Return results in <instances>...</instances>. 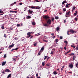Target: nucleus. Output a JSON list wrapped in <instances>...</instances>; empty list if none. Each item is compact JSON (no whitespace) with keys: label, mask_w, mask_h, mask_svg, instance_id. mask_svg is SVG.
I'll list each match as a JSON object with an SVG mask.
<instances>
[{"label":"nucleus","mask_w":78,"mask_h":78,"mask_svg":"<svg viewBox=\"0 0 78 78\" xmlns=\"http://www.w3.org/2000/svg\"><path fill=\"white\" fill-rule=\"evenodd\" d=\"M33 10H31V9H29L28 11V13L29 14H31L33 13Z\"/></svg>","instance_id":"obj_1"},{"label":"nucleus","mask_w":78,"mask_h":78,"mask_svg":"<svg viewBox=\"0 0 78 78\" xmlns=\"http://www.w3.org/2000/svg\"><path fill=\"white\" fill-rule=\"evenodd\" d=\"M51 20L50 19H48V21L47 22V23L48 25H50L51 24Z\"/></svg>","instance_id":"obj_2"},{"label":"nucleus","mask_w":78,"mask_h":78,"mask_svg":"<svg viewBox=\"0 0 78 78\" xmlns=\"http://www.w3.org/2000/svg\"><path fill=\"white\" fill-rule=\"evenodd\" d=\"M13 46H14V44H12L11 45H9V49H11V48L13 47Z\"/></svg>","instance_id":"obj_3"},{"label":"nucleus","mask_w":78,"mask_h":78,"mask_svg":"<svg viewBox=\"0 0 78 78\" xmlns=\"http://www.w3.org/2000/svg\"><path fill=\"white\" fill-rule=\"evenodd\" d=\"M31 32H28L27 34V35L28 37H30L31 36Z\"/></svg>","instance_id":"obj_4"},{"label":"nucleus","mask_w":78,"mask_h":78,"mask_svg":"<svg viewBox=\"0 0 78 78\" xmlns=\"http://www.w3.org/2000/svg\"><path fill=\"white\" fill-rule=\"evenodd\" d=\"M6 61L3 62L2 63V66H5V65L6 64Z\"/></svg>","instance_id":"obj_5"},{"label":"nucleus","mask_w":78,"mask_h":78,"mask_svg":"<svg viewBox=\"0 0 78 78\" xmlns=\"http://www.w3.org/2000/svg\"><path fill=\"white\" fill-rule=\"evenodd\" d=\"M31 16H29V15L28 16L26 17L27 19H31Z\"/></svg>","instance_id":"obj_6"},{"label":"nucleus","mask_w":78,"mask_h":78,"mask_svg":"<svg viewBox=\"0 0 78 78\" xmlns=\"http://www.w3.org/2000/svg\"><path fill=\"white\" fill-rule=\"evenodd\" d=\"M70 12H68L66 13V15H67V16H69V15H70Z\"/></svg>","instance_id":"obj_7"},{"label":"nucleus","mask_w":78,"mask_h":78,"mask_svg":"<svg viewBox=\"0 0 78 78\" xmlns=\"http://www.w3.org/2000/svg\"><path fill=\"white\" fill-rule=\"evenodd\" d=\"M70 32L72 33H75V31L72 30H70Z\"/></svg>","instance_id":"obj_8"},{"label":"nucleus","mask_w":78,"mask_h":78,"mask_svg":"<svg viewBox=\"0 0 78 78\" xmlns=\"http://www.w3.org/2000/svg\"><path fill=\"white\" fill-rule=\"evenodd\" d=\"M69 67H70V68H71V69H72V68H73V65H72V64H70L69 65Z\"/></svg>","instance_id":"obj_9"},{"label":"nucleus","mask_w":78,"mask_h":78,"mask_svg":"<svg viewBox=\"0 0 78 78\" xmlns=\"http://www.w3.org/2000/svg\"><path fill=\"white\" fill-rule=\"evenodd\" d=\"M32 24L33 25H36V23L34 22H32Z\"/></svg>","instance_id":"obj_10"},{"label":"nucleus","mask_w":78,"mask_h":78,"mask_svg":"<svg viewBox=\"0 0 78 78\" xmlns=\"http://www.w3.org/2000/svg\"><path fill=\"white\" fill-rule=\"evenodd\" d=\"M44 19H47L48 18V17L47 16H44Z\"/></svg>","instance_id":"obj_11"},{"label":"nucleus","mask_w":78,"mask_h":78,"mask_svg":"<svg viewBox=\"0 0 78 78\" xmlns=\"http://www.w3.org/2000/svg\"><path fill=\"white\" fill-rule=\"evenodd\" d=\"M77 13H78V12L77 11H76V12L74 13V16H76L77 15Z\"/></svg>","instance_id":"obj_12"},{"label":"nucleus","mask_w":78,"mask_h":78,"mask_svg":"<svg viewBox=\"0 0 78 78\" xmlns=\"http://www.w3.org/2000/svg\"><path fill=\"white\" fill-rule=\"evenodd\" d=\"M53 73L54 75H57V74H58V73L56 72V71H54Z\"/></svg>","instance_id":"obj_13"},{"label":"nucleus","mask_w":78,"mask_h":78,"mask_svg":"<svg viewBox=\"0 0 78 78\" xmlns=\"http://www.w3.org/2000/svg\"><path fill=\"white\" fill-rule=\"evenodd\" d=\"M5 71L6 72H10V70H9V69H6L5 70Z\"/></svg>","instance_id":"obj_14"},{"label":"nucleus","mask_w":78,"mask_h":78,"mask_svg":"<svg viewBox=\"0 0 78 78\" xmlns=\"http://www.w3.org/2000/svg\"><path fill=\"white\" fill-rule=\"evenodd\" d=\"M11 74H9L8 76L7 77V78H10V77H11Z\"/></svg>","instance_id":"obj_15"},{"label":"nucleus","mask_w":78,"mask_h":78,"mask_svg":"<svg viewBox=\"0 0 78 78\" xmlns=\"http://www.w3.org/2000/svg\"><path fill=\"white\" fill-rule=\"evenodd\" d=\"M1 28L2 30H4V29H5V27H4V26L3 25H2V26Z\"/></svg>","instance_id":"obj_16"},{"label":"nucleus","mask_w":78,"mask_h":78,"mask_svg":"<svg viewBox=\"0 0 78 78\" xmlns=\"http://www.w3.org/2000/svg\"><path fill=\"white\" fill-rule=\"evenodd\" d=\"M41 51H40V52L38 53L37 54V56H39V55H41Z\"/></svg>","instance_id":"obj_17"},{"label":"nucleus","mask_w":78,"mask_h":78,"mask_svg":"<svg viewBox=\"0 0 78 78\" xmlns=\"http://www.w3.org/2000/svg\"><path fill=\"white\" fill-rule=\"evenodd\" d=\"M45 62H44L42 63V66H45Z\"/></svg>","instance_id":"obj_18"},{"label":"nucleus","mask_w":78,"mask_h":78,"mask_svg":"<svg viewBox=\"0 0 78 78\" xmlns=\"http://www.w3.org/2000/svg\"><path fill=\"white\" fill-rule=\"evenodd\" d=\"M36 7H35V6H32L30 8H31V9H34V8H35Z\"/></svg>","instance_id":"obj_19"},{"label":"nucleus","mask_w":78,"mask_h":78,"mask_svg":"<svg viewBox=\"0 0 78 78\" xmlns=\"http://www.w3.org/2000/svg\"><path fill=\"white\" fill-rule=\"evenodd\" d=\"M48 57V56H44V60H45L47 58V57Z\"/></svg>","instance_id":"obj_20"},{"label":"nucleus","mask_w":78,"mask_h":78,"mask_svg":"<svg viewBox=\"0 0 78 78\" xmlns=\"http://www.w3.org/2000/svg\"><path fill=\"white\" fill-rule=\"evenodd\" d=\"M4 58H6V54H5L4 55Z\"/></svg>","instance_id":"obj_21"},{"label":"nucleus","mask_w":78,"mask_h":78,"mask_svg":"<svg viewBox=\"0 0 78 78\" xmlns=\"http://www.w3.org/2000/svg\"><path fill=\"white\" fill-rule=\"evenodd\" d=\"M40 7L39 6H37L36 7H35V9H40Z\"/></svg>","instance_id":"obj_22"},{"label":"nucleus","mask_w":78,"mask_h":78,"mask_svg":"<svg viewBox=\"0 0 78 78\" xmlns=\"http://www.w3.org/2000/svg\"><path fill=\"white\" fill-rule=\"evenodd\" d=\"M75 58H76V56H73V60H75Z\"/></svg>","instance_id":"obj_23"},{"label":"nucleus","mask_w":78,"mask_h":78,"mask_svg":"<svg viewBox=\"0 0 78 78\" xmlns=\"http://www.w3.org/2000/svg\"><path fill=\"white\" fill-rule=\"evenodd\" d=\"M64 42L65 43H66V45H67V44L68 43V42H67V41H65Z\"/></svg>","instance_id":"obj_24"},{"label":"nucleus","mask_w":78,"mask_h":78,"mask_svg":"<svg viewBox=\"0 0 78 78\" xmlns=\"http://www.w3.org/2000/svg\"><path fill=\"white\" fill-rule=\"evenodd\" d=\"M44 50V48L43 47L41 48V51H43Z\"/></svg>","instance_id":"obj_25"},{"label":"nucleus","mask_w":78,"mask_h":78,"mask_svg":"<svg viewBox=\"0 0 78 78\" xmlns=\"http://www.w3.org/2000/svg\"><path fill=\"white\" fill-rule=\"evenodd\" d=\"M55 42L56 43H57V42H58V39H56L55 40Z\"/></svg>","instance_id":"obj_26"},{"label":"nucleus","mask_w":78,"mask_h":78,"mask_svg":"<svg viewBox=\"0 0 78 78\" xmlns=\"http://www.w3.org/2000/svg\"><path fill=\"white\" fill-rule=\"evenodd\" d=\"M43 41H44V42H48V41L45 40H43Z\"/></svg>","instance_id":"obj_27"},{"label":"nucleus","mask_w":78,"mask_h":78,"mask_svg":"<svg viewBox=\"0 0 78 78\" xmlns=\"http://www.w3.org/2000/svg\"><path fill=\"white\" fill-rule=\"evenodd\" d=\"M55 19H59V17L58 16H55Z\"/></svg>","instance_id":"obj_28"},{"label":"nucleus","mask_w":78,"mask_h":78,"mask_svg":"<svg viewBox=\"0 0 78 78\" xmlns=\"http://www.w3.org/2000/svg\"><path fill=\"white\" fill-rule=\"evenodd\" d=\"M57 31H58L59 30V27H57L56 28Z\"/></svg>","instance_id":"obj_29"},{"label":"nucleus","mask_w":78,"mask_h":78,"mask_svg":"<svg viewBox=\"0 0 78 78\" xmlns=\"http://www.w3.org/2000/svg\"><path fill=\"white\" fill-rule=\"evenodd\" d=\"M76 8V7L75 6L73 7V9L74 10V9H75Z\"/></svg>","instance_id":"obj_30"},{"label":"nucleus","mask_w":78,"mask_h":78,"mask_svg":"<svg viewBox=\"0 0 78 78\" xmlns=\"http://www.w3.org/2000/svg\"><path fill=\"white\" fill-rule=\"evenodd\" d=\"M44 26H47V24L46 23L43 24Z\"/></svg>","instance_id":"obj_31"},{"label":"nucleus","mask_w":78,"mask_h":78,"mask_svg":"<svg viewBox=\"0 0 78 78\" xmlns=\"http://www.w3.org/2000/svg\"><path fill=\"white\" fill-rule=\"evenodd\" d=\"M66 3V2L63 1L62 3V4H64V3Z\"/></svg>","instance_id":"obj_32"},{"label":"nucleus","mask_w":78,"mask_h":78,"mask_svg":"<svg viewBox=\"0 0 78 78\" xmlns=\"http://www.w3.org/2000/svg\"><path fill=\"white\" fill-rule=\"evenodd\" d=\"M17 27H20V24H17L16 25Z\"/></svg>","instance_id":"obj_33"},{"label":"nucleus","mask_w":78,"mask_h":78,"mask_svg":"<svg viewBox=\"0 0 78 78\" xmlns=\"http://www.w3.org/2000/svg\"><path fill=\"white\" fill-rule=\"evenodd\" d=\"M63 11H66V8H63Z\"/></svg>","instance_id":"obj_34"},{"label":"nucleus","mask_w":78,"mask_h":78,"mask_svg":"<svg viewBox=\"0 0 78 78\" xmlns=\"http://www.w3.org/2000/svg\"><path fill=\"white\" fill-rule=\"evenodd\" d=\"M44 39H47V37H46V36H45L44 37Z\"/></svg>","instance_id":"obj_35"},{"label":"nucleus","mask_w":78,"mask_h":78,"mask_svg":"<svg viewBox=\"0 0 78 78\" xmlns=\"http://www.w3.org/2000/svg\"><path fill=\"white\" fill-rule=\"evenodd\" d=\"M51 55H53V51H51Z\"/></svg>","instance_id":"obj_36"},{"label":"nucleus","mask_w":78,"mask_h":78,"mask_svg":"<svg viewBox=\"0 0 78 78\" xmlns=\"http://www.w3.org/2000/svg\"><path fill=\"white\" fill-rule=\"evenodd\" d=\"M19 48H16L15 49V50H18Z\"/></svg>","instance_id":"obj_37"},{"label":"nucleus","mask_w":78,"mask_h":78,"mask_svg":"<svg viewBox=\"0 0 78 78\" xmlns=\"http://www.w3.org/2000/svg\"><path fill=\"white\" fill-rule=\"evenodd\" d=\"M76 49L77 50H78V45H77V47H76Z\"/></svg>","instance_id":"obj_38"},{"label":"nucleus","mask_w":78,"mask_h":78,"mask_svg":"<svg viewBox=\"0 0 78 78\" xmlns=\"http://www.w3.org/2000/svg\"><path fill=\"white\" fill-rule=\"evenodd\" d=\"M60 39H62V37L60 36Z\"/></svg>","instance_id":"obj_39"},{"label":"nucleus","mask_w":78,"mask_h":78,"mask_svg":"<svg viewBox=\"0 0 78 78\" xmlns=\"http://www.w3.org/2000/svg\"><path fill=\"white\" fill-rule=\"evenodd\" d=\"M10 12H14V11H10Z\"/></svg>","instance_id":"obj_40"},{"label":"nucleus","mask_w":78,"mask_h":78,"mask_svg":"<svg viewBox=\"0 0 78 78\" xmlns=\"http://www.w3.org/2000/svg\"><path fill=\"white\" fill-rule=\"evenodd\" d=\"M64 48L65 50H67V48L66 47H64Z\"/></svg>","instance_id":"obj_41"},{"label":"nucleus","mask_w":78,"mask_h":78,"mask_svg":"<svg viewBox=\"0 0 78 78\" xmlns=\"http://www.w3.org/2000/svg\"><path fill=\"white\" fill-rule=\"evenodd\" d=\"M36 76L37 77H38V73H37L36 75Z\"/></svg>","instance_id":"obj_42"},{"label":"nucleus","mask_w":78,"mask_h":78,"mask_svg":"<svg viewBox=\"0 0 78 78\" xmlns=\"http://www.w3.org/2000/svg\"><path fill=\"white\" fill-rule=\"evenodd\" d=\"M36 44H37L36 43H35V44H34V46H36Z\"/></svg>","instance_id":"obj_43"},{"label":"nucleus","mask_w":78,"mask_h":78,"mask_svg":"<svg viewBox=\"0 0 78 78\" xmlns=\"http://www.w3.org/2000/svg\"><path fill=\"white\" fill-rule=\"evenodd\" d=\"M75 19L76 20V21H77V20H78V19H77V18H75Z\"/></svg>","instance_id":"obj_44"},{"label":"nucleus","mask_w":78,"mask_h":78,"mask_svg":"<svg viewBox=\"0 0 78 78\" xmlns=\"http://www.w3.org/2000/svg\"><path fill=\"white\" fill-rule=\"evenodd\" d=\"M2 73H3V74H5V71H3Z\"/></svg>","instance_id":"obj_45"},{"label":"nucleus","mask_w":78,"mask_h":78,"mask_svg":"<svg viewBox=\"0 0 78 78\" xmlns=\"http://www.w3.org/2000/svg\"><path fill=\"white\" fill-rule=\"evenodd\" d=\"M67 52H66L65 53V55H67Z\"/></svg>","instance_id":"obj_46"},{"label":"nucleus","mask_w":78,"mask_h":78,"mask_svg":"<svg viewBox=\"0 0 78 78\" xmlns=\"http://www.w3.org/2000/svg\"><path fill=\"white\" fill-rule=\"evenodd\" d=\"M14 12H15V13H17V11H14Z\"/></svg>","instance_id":"obj_47"},{"label":"nucleus","mask_w":78,"mask_h":78,"mask_svg":"<svg viewBox=\"0 0 78 78\" xmlns=\"http://www.w3.org/2000/svg\"><path fill=\"white\" fill-rule=\"evenodd\" d=\"M35 2H39V0H36Z\"/></svg>","instance_id":"obj_48"},{"label":"nucleus","mask_w":78,"mask_h":78,"mask_svg":"<svg viewBox=\"0 0 78 78\" xmlns=\"http://www.w3.org/2000/svg\"><path fill=\"white\" fill-rule=\"evenodd\" d=\"M14 39H15V40H17V37H15V38H14Z\"/></svg>","instance_id":"obj_49"},{"label":"nucleus","mask_w":78,"mask_h":78,"mask_svg":"<svg viewBox=\"0 0 78 78\" xmlns=\"http://www.w3.org/2000/svg\"><path fill=\"white\" fill-rule=\"evenodd\" d=\"M12 59H13V60H14V61H16V58H12Z\"/></svg>","instance_id":"obj_50"},{"label":"nucleus","mask_w":78,"mask_h":78,"mask_svg":"<svg viewBox=\"0 0 78 78\" xmlns=\"http://www.w3.org/2000/svg\"><path fill=\"white\" fill-rule=\"evenodd\" d=\"M51 35H52V36H54V34L53 33L51 34Z\"/></svg>","instance_id":"obj_51"},{"label":"nucleus","mask_w":78,"mask_h":78,"mask_svg":"<svg viewBox=\"0 0 78 78\" xmlns=\"http://www.w3.org/2000/svg\"><path fill=\"white\" fill-rule=\"evenodd\" d=\"M13 50H15V49H13L11 50V51H12Z\"/></svg>","instance_id":"obj_52"},{"label":"nucleus","mask_w":78,"mask_h":78,"mask_svg":"<svg viewBox=\"0 0 78 78\" xmlns=\"http://www.w3.org/2000/svg\"><path fill=\"white\" fill-rule=\"evenodd\" d=\"M69 31H67V34L68 35H69Z\"/></svg>","instance_id":"obj_53"},{"label":"nucleus","mask_w":78,"mask_h":78,"mask_svg":"<svg viewBox=\"0 0 78 78\" xmlns=\"http://www.w3.org/2000/svg\"><path fill=\"white\" fill-rule=\"evenodd\" d=\"M4 37H6V34H4Z\"/></svg>","instance_id":"obj_54"},{"label":"nucleus","mask_w":78,"mask_h":78,"mask_svg":"<svg viewBox=\"0 0 78 78\" xmlns=\"http://www.w3.org/2000/svg\"><path fill=\"white\" fill-rule=\"evenodd\" d=\"M33 36L30 37V39H32V38H33Z\"/></svg>","instance_id":"obj_55"},{"label":"nucleus","mask_w":78,"mask_h":78,"mask_svg":"<svg viewBox=\"0 0 78 78\" xmlns=\"http://www.w3.org/2000/svg\"><path fill=\"white\" fill-rule=\"evenodd\" d=\"M49 59V57H48L47 58V61H48V60Z\"/></svg>","instance_id":"obj_56"},{"label":"nucleus","mask_w":78,"mask_h":78,"mask_svg":"<svg viewBox=\"0 0 78 78\" xmlns=\"http://www.w3.org/2000/svg\"><path fill=\"white\" fill-rule=\"evenodd\" d=\"M71 55H72L73 56V55H74V53H71Z\"/></svg>","instance_id":"obj_57"},{"label":"nucleus","mask_w":78,"mask_h":78,"mask_svg":"<svg viewBox=\"0 0 78 78\" xmlns=\"http://www.w3.org/2000/svg\"><path fill=\"white\" fill-rule=\"evenodd\" d=\"M20 5H22V3L21 2H20Z\"/></svg>","instance_id":"obj_58"},{"label":"nucleus","mask_w":78,"mask_h":78,"mask_svg":"<svg viewBox=\"0 0 78 78\" xmlns=\"http://www.w3.org/2000/svg\"><path fill=\"white\" fill-rule=\"evenodd\" d=\"M46 65L47 66H50V65L48 64H47Z\"/></svg>","instance_id":"obj_59"},{"label":"nucleus","mask_w":78,"mask_h":78,"mask_svg":"<svg viewBox=\"0 0 78 78\" xmlns=\"http://www.w3.org/2000/svg\"><path fill=\"white\" fill-rule=\"evenodd\" d=\"M52 21H53V20H54V18H52Z\"/></svg>","instance_id":"obj_60"},{"label":"nucleus","mask_w":78,"mask_h":78,"mask_svg":"<svg viewBox=\"0 0 78 78\" xmlns=\"http://www.w3.org/2000/svg\"><path fill=\"white\" fill-rule=\"evenodd\" d=\"M66 8H68V7H69V5H66Z\"/></svg>","instance_id":"obj_61"},{"label":"nucleus","mask_w":78,"mask_h":78,"mask_svg":"<svg viewBox=\"0 0 78 78\" xmlns=\"http://www.w3.org/2000/svg\"><path fill=\"white\" fill-rule=\"evenodd\" d=\"M66 21L65 20H64V23H66Z\"/></svg>","instance_id":"obj_62"},{"label":"nucleus","mask_w":78,"mask_h":78,"mask_svg":"<svg viewBox=\"0 0 78 78\" xmlns=\"http://www.w3.org/2000/svg\"><path fill=\"white\" fill-rule=\"evenodd\" d=\"M62 69H64V66H63L62 67Z\"/></svg>","instance_id":"obj_63"},{"label":"nucleus","mask_w":78,"mask_h":78,"mask_svg":"<svg viewBox=\"0 0 78 78\" xmlns=\"http://www.w3.org/2000/svg\"><path fill=\"white\" fill-rule=\"evenodd\" d=\"M37 78H41V77L39 76V77H37Z\"/></svg>","instance_id":"obj_64"}]
</instances>
